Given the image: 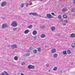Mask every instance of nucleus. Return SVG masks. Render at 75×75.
Masks as SVG:
<instances>
[{"label": "nucleus", "mask_w": 75, "mask_h": 75, "mask_svg": "<svg viewBox=\"0 0 75 75\" xmlns=\"http://www.w3.org/2000/svg\"><path fill=\"white\" fill-rule=\"evenodd\" d=\"M33 50V47H30L29 48V50Z\"/></svg>", "instance_id": "72a5a7b5"}, {"label": "nucleus", "mask_w": 75, "mask_h": 75, "mask_svg": "<svg viewBox=\"0 0 75 75\" xmlns=\"http://www.w3.org/2000/svg\"><path fill=\"white\" fill-rule=\"evenodd\" d=\"M51 30H52V31H54L55 29V27H54L53 26L51 28Z\"/></svg>", "instance_id": "412c9836"}, {"label": "nucleus", "mask_w": 75, "mask_h": 75, "mask_svg": "<svg viewBox=\"0 0 75 75\" xmlns=\"http://www.w3.org/2000/svg\"><path fill=\"white\" fill-rule=\"evenodd\" d=\"M37 49L38 52H41V48L38 47L37 48Z\"/></svg>", "instance_id": "6ab92c4d"}, {"label": "nucleus", "mask_w": 75, "mask_h": 75, "mask_svg": "<svg viewBox=\"0 0 75 75\" xmlns=\"http://www.w3.org/2000/svg\"><path fill=\"white\" fill-rule=\"evenodd\" d=\"M62 53L63 54H64V55H67V51H63L62 52Z\"/></svg>", "instance_id": "dca6fc26"}, {"label": "nucleus", "mask_w": 75, "mask_h": 75, "mask_svg": "<svg viewBox=\"0 0 75 75\" xmlns=\"http://www.w3.org/2000/svg\"><path fill=\"white\" fill-rule=\"evenodd\" d=\"M1 0H0V1H1Z\"/></svg>", "instance_id": "8fccbe9b"}, {"label": "nucleus", "mask_w": 75, "mask_h": 75, "mask_svg": "<svg viewBox=\"0 0 75 75\" xmlns=\"http://www.w3.org/2000/svg\"><path fill=\"white\" fill-rule=\"evenodd\" d=\"M67 52L68 54H70V53H71V51H70V50H67Z\"/></svg>", "instance_id": "b1692460"}, {"label": "nucleus", "mask_w": 75, "mask_h": 75, "mask_svg": "<svg viewBox=\"0 0 75 75\" xmlns=\"http://www.w3.org/2000/svg\"><path fill=\"white\" fill-rule=\"evenodd\" d=\"M75 36V35L74 33H72L71 34L70 36V37L71 38H74Z\"/></svg>", "instance_id": "423d86ee"}, {"label": "nucleus", "mask_w": 75, "mask_h": 75, "mask_svg": "<svg viewBox=\"0 0 75 75\" xmlns=\"http://www.w3.org/2000/svg\"><path fill=\"white\" fill-rule=\"evenodd\" d=\"M30 55V54L29 53L26 54L27 57L28 56H29V55Z\"/></svg>", "instance_id": "2f4dec72"}, {"label": "nucleus", "mask_w": 75, "mask_h": 75, "mask_svg": "<svg viewBox=\"0 0 75 75\" xmlns=\"http://www.w3.org/2000/svg\"><path fill=\"white\" fill-rule=\"evenodd\" d=\"M40 37L41 38H44V37H45V35L44 34H42L41 35Z\"/></svg>", "instance_id": "2eb2a0df"}, {"label": "nucleus", "mask_w": 75, "mask_h": 75, "mask_svg": "<svg viewBox=\"0 0 75 75\" xmlns=\"http://www.w3.org/2000/svg\"><path fill=\"white\" fill-rule=\"evenodd\" d=\"M73 3L75 4V0H73Z\"/></svg>", "instance_id": "ea45409f"}, {"label": "nucleus", "mask_w": 75, "mask_h": 75, "mask_svg": "<svg viewBox=\"0 0 75 75\" xmlns=\"http://www.w3.org/2000/svg\"><path fill=\"white\" fill-rule=\"evenodd\" d=\"M11 25L13 27H16L17 25V22L16 21H13Z\"/></svg>", "instance_id": "f257e3e1"}, {"label": "nucleus", "mask_w": 75, "mask_h": 75, "mask_svg": "<svg viewBox=\"0 0 75 75\" xmlns=\"http://www.w3.org/2000/svg\"><path fill=\"white\" fill-rule=\"evenodd\" d=\"M62 17V16L61 15H59V16H58V18H61Z\"/></svg>", "instance_id": "cd10ccee"}, {"label": "nucleus", "mask_w": 75, "mask_h": 75, "mask_svg": "<svg viewBox=\"0 0 75 75\" xmlns=\"http://www.w3.org/2000/svg\"><path fill=\"white\" fill-rule=\"evenodd\" d=\"M21 75H24V74H23L22 73H21Z\"/></svg>", "instance_id": "de8ad7c7"}, {"label": "nucleus", "mask_w": 75, "mask_h": 75, "mask_svg": "<svg viewBox=\"0 0 75 75\" xmlns=\"http://www.w3.org/2000/svg\"><path fill=\"white\" fill-rule=\"evenodd\" d=\"M62 11L63 12H65L66 11H67V9L66 8H64L62 9Z\"/></svg>", "instance_id": "1a4fd4ad"}, {"label": "nucleus", "mask_w": 75, "mask_h": 75, "mask_svg": "<svg viewBox=\"0 0 75 75\" xmlns=\"http://www.w3.org/2000/svg\"><path fill=\"white\" fill-rule=\"evenodd\" d=\"M38 16H39V17H41V15H38Z\"/></svg>", "instance_id": "49530a36"}, {"label": "nucleus", "mask_w": 75, "mask_h": 75, "mask_svg": "<svg viewBox=\"0 0 75 75\" xmlns=\"http://www.w3.org/2000/svg\"><path fill=\"white\" fill-rule=\"evenodd\" d=\"M41 28L42 29H44L45 28V25H42L41 27Z\"/></svg>", "instance_id": "5701e85b"}, {"label": "nucleus", "mask_w": 75, "mask_h": 75, "mask_svg": "<svg viewBox=\"0 0 75 75\" xmlns=\"http://www.w3.org/2000/svg\"><path fill=\"white\" fill-rule=\"evenodd\" d=\"M7 27V25L6 24H3L2 25V28H4Z\"/></svg>", "instance_id": "0eeeda50"}, {"label": "nucleus", "mask_w": 75, "mask_h": 75, "mask_svg": "<svg viewBox=\"0 0 75 75\" xmlns=\"http://www.w3.org/2000/svg\"><path fill=\"white\" fill-rule=\"evenodd\" d=\"M67 16L66 15H63L62 16V17H63V18H67Z\"/></svg>", "instance_id": "4be33fe9"}, {"label": "nucleus", "mask_w": 75, "mask_h": 75, "mask_svg": "<svg viewBox=\"0 0 75 75\" xmlns=\"http://www.w3.org/2000/svg\"><path fill=\"white\" fill-rule=\"evenodd\" d=\"M61 72H62V71H61Z\"/></svg>", "instance_id": "3c124183"}, {"label": "nucleus", "mask_w": 75, "mask_h": 75, "mask_svg": "<svg viewBox=\"0 0 75 75\" xmlns=\"http://www.w3.org/2000/svg\"><path fill=\"white\" fill-rule=\"evenodd\" d=\"M51 14L53 16L55 15V14L54 13H51Z\"/></svg>", "instance_id": "f704fd0d"}, {"label": "nucleus", "mask_w": 75, "mask_h": 75, "mask_svg": "<svg viewBox=\"0 0 75 75\" xmlns=\"http://www.w3.org/2000/svg\"><path fill=\"white\" fill-rule=\"evenodd\" d=\"M21 65H25V63L24 62H22L21 63Z\"/></svg>", "instance_id": "a878e982"}, {"label": "nucleus", "mask_w": 75, "mask_h": 75, "mask_svg": "<svg viewBox=\"0 0 75 75\" xmlns=\"http://www.w3.org/2000/svg\"><path fill=\"white\" fill-rule=\"evenodd\" d=\"M37 31L36 30H35L33 32V35H35L37 34Z\"/></svg>", "instance_id": "ddd939ff"}, {"label": "nucleus", "mask_w": 75, "mask_h": 75, "mask_svg": "<svg viewBox=\"0 0 75 75\" xmlns=\"http://www.w3.org/2000/svg\"><path fill=\"white\" fill-rule=\"evenodd\" d=\"M28 3H27L26 4V7H27V6H28Z\"/></svg>", "instance_id": "4c0bfd02"}, {"label": "nucleus", "mask_w": 75, "mask_h": 75, "mask_svg": "<svg viewBox=\"0 0 75 75\" xmlns=\"http://www.w3.org/2000/svg\"><path fill=\"white\" fill-rule=\"evenodd\" d=\"M36 39H37V38H36V37H34V40H36Z\"/></svg>", "instance_id": "79ce46f5"}, {"label": "nucleus", "mask_w": 75, "mask_h": 75, "mask_svg": "<svg viewBox=\"0 0 75 75\" xmlns=\"http://www.w3.org/2000/svg\"><path fill=\"white\" fill-rule=\"evenodd\" d=\"M11 48H16L17 47V45H11Z\"/></svg>", "instance_id": "6e6552de"}, {"label": "nucleus", "mask_w": 75, "mask_h": 75, "mask_svg": "<svg viewBox=\"0 0 75 75\" xmlns=\"http://www.w3.org/2000/svg\"><path fill=\"white\" fill-rule=\"evenodd\" d=\"M32 15L33 16H38V14L35 12L32 13Z\"/></svg>", "instance_id": "9b49d317"}, {"label": "nucleus", "mask_w": 75, "mask_h": 75, "mask_svg": "<svg viewBox=\"0 0 75 75\" xmlns=\"http://www.w3.org/2000/svg\"><path fill=\"white\" fill-rule=\"evenodd\" d=\"M18 57L17 56H15L14 57V59L15 60V61H17L18 60Z\"/></svg>", "instance_id": "f3484780"}, {"label": "nucleus", "mask_w": 75, "mask_h": 75, "mask_svg": "<svg viewBox=\"0 0 75 75\" xmlns=\"http://www.w3.org/2000/svg\"><path fill=\"white\" fill-rule=\"evenodd\" d=\"M63 21V19H60V21Z\"/></svg>", "instance_id": "58836bf2"}, {"label": "nucleus", "mask_w": 75, "mask_h": 75, "mask_svg": "<svg viewBox=\"0 0 75 75\" xmlns=\"http://www.w3.org/2000/svg\"><path fill=\"white\" fill-rule=\"evenodd\" d=\"M33 52L35 54H36L37 52V50H33Z\"/></svg>", "instance_id": "aec40b11"}, {"label": "nucleus", "mask_w": 75, "mask_h": 75, "mask_svg": "<svg viewBox=\"0 0 75 75\" xmlns=\"http://www.w3.org/2000/svg\"><path fill=\"white\" fill-rule=\"evenodd\" d=\"M13 31H16V30H17V28H13Z\"/></svg>", "instance_id": "c756f323"}, {"label": "nucleus", "mask_w": 75, "mask_h": 75, "mask_svg": "<svg viewBox=\"0 0 75 75\" xmlns=\"http://www.w3.org/2000/svg\"><path fill=\"white\" fill-rule=\"evenodd\" d=\"M46 16H47L48 18H52V16L50 14H47Z\"/></svg>", "instance_id": "20e7f679"}, {"label": "nucleus", "mask_w": 75, "mask_h": 75, "mask_svg": "<svg viewBox=\"0 0 75 75\" xmlns=\"http://www.w3.org/2000/svg\"><path fill=\"white\" fill-rule=\"evenodd\" d=\"M75 11V8H74L72 10V11L73 12H74V11Z\"/></svg>", "instance_id": "7c9ffc66"}, {"label": "nucleus", "mask_w": 75, "mask_h": 75, "mask_svg": "<svg viewBox=\"0 0 75 75\" xmlns=\"http://www.w3.org/2000/svg\"><path fill=\"white\" fill-rule=\"evenodd\" d=\"M1 75H5L4 73H2L1 74Z\"/></svg>", "instance_id": "a19ab883"}, {"label": "nucleus", "mask_w": 75, "mask_h": 75, "mask_svg": "<svg viewBox=\"0 0 75 75\" xmlns=\"http://www.w3.org/2000/svg\"><path fill=\"white\" fill-rule=\"evenodd\" d=\"M53 70L54 71H57V67H55L53 68Z\"/></svg>", "instance_id": "393cba45"}, {"label": "nucleus", "mask_w": 75, "mask_h": 75, "mask_svg": "<svg viewBox=\"0 0 75 75\" xmlns=\"http://www.w3.org/2000/svg\"><path fill=\"white\" fill-rule=\"evenodd\" d=\"M64 21L65 22V23H68V21L65 20Z\"/></svg>", "instance_id": "473e14b6"}, {"label": "nucleus", "mask_w": 75, "mask_h": 75, "mask_svg": "<svg viewBox=\"0 0 75 75\" xmlns=\"http://www.w3.org/2000/svg\"><path fill=\"white\" fill-rule=\"evenodd\" d=\"M63 25H66V24L65 23H63Z\"/></svg>", "instance_id": "a18cd8bd"}, {"label": "nucleus", "mask_w": 75, "mask_h": 75, "mask_svg": "<svg viewBox=\"0 0 75 75\" xmlns=\"http://www.w3.org/2000/svg\"><path fill=\"white\" fill-rule=\"evenodd\" d=\"M46 65L47 67H48V66H49L48 64H46Z\"/></svg>", "instance_id": "37998d69"}, {"label": "nucleus", "mask_w": 75, "mask_h": 75, "mask_svg": "<svg viewBox=\"0 0 75 75\" xmlns=\"http://www.w3.org/2000/svg\"><path fill=\"white\" fill-rule=\"evenodd\" d=\"M29 14L30 15H33V13H29Z\"/></svg>", "instance_id": "e433bc0d"}, {"label": "nucleus", "mask_w": 75, "mask_h": 75, "mask_svg": "<svg viewBox=\"0 0 75 75\" xmlns=\"http://www.w3.org/2000/svg\"><path fill=\"white\" fill-rule=\"evenodd\" d=\"M47 47L48 46L47 45H45V48H47Z\"/></svg>", "instance_id": "c03bdc74"}, {"label": "nucleus", "mask_w": 75, "mask_h": 75, "mask_svg": "<svg viewBox=\"0 0 75 75\" xmlns=\"http://www.w3.org/2000/svg\"><path fill=\"white\" fill-rule=\"evenodd\" d=\"M24 57H27V54H23Z\"/></svg>", "instance_id": "c85d7f7f"}, {"label": "nucleus", "mask_w": 75, "mask_h": 75, "mask_svg": "<svg viewBox=\"0 0 75 75\" xmlns=\"http://www.w3.org/2000/svg\"><path fill=\"white\" fill-rule=\"evenodd\" d=\"M51 52L52 54L55 53V52H56V49H52L51 50Z\"/></svg>", "instance_id": "39448f33"}, {"label": "nucleus", "mask_w": 75, "mask_h": 75, "mask_svg": "<svg viewBox=\"0 0 75 75\" xmlns=\"http://www.w3.org/2000/svg\"><path fill=\"white\" fill-rule=\"evenodd\" d=\"M57 56H58V54H54L53 55V57L54 58H56V57H57Z\"/></svg>", "instance_id": "a211bd4d"}, {"label": "nucleus", "mask_w": 75, "mask_h": 75, "mask_svg": "<svg viewBox=\"0 0 75 75\" xmlns=\"http://www.w3.org/2000/svg\"><path fill=\"white\" fill-rule=\"evenodd\" d=\"M28 68V69H34V66H33L32 65H29Z\"/></svg>", "instance_id": "f03ea898"}, {"label": "nucleus", "mask_w": 75, "mask_h": 75, "mask_svg": "<svg viewBox=\"0 0 75 75\" xmlns=\"http://www.w3.org/2000/svg\"><path fill=\"white\" fill-rule=\"evenodd\" d=\"M28 33H29V31H28V30H26L24 32V33L25 34H28Z\"/></svg>", "instance_id": "4468645a"}, {"label": "nucleus", "mask_w": 75, "mask_h": 75, "mask_svg": "<svg viewBox=\"0 0 75 75\" xmlns=\"http://www.w3.org/2000/svg\"><path fill=\"white\" fill-rule=\"evenodd\" d=\"M40 1H42V0H39Z\"/></svg>", "instance_id": "09e8293b"}, {"label": "nucleus", "mask_w": 75, "mask_h": 75, "mask_svg": "<svg viewBox=\"0 0 75 75\" xmlns=\"http://www.w3.org/2000/svg\"><path fill=\"white\" fill-rule=\"evenodd\" d=\"M71 46L72 48H75V43L72 44Z\"/></svg>", "instance_id": "f8f14e48"}, {"label": "nucleus", "mask_w": 75, "mask_h": 75, "mask_svg": "<svg viewBox=\"0 0 75 75\" xmlns=\"http://www.w3.org/2000/svg\"><path fill=\"white\" fill-rule=\"evenodd\" d=\"M33 25H30L28 26V28H30V29H31V28H33Z\"/></svg>", "instance_id": "9d476101"}, {"label": "nucleus", "mask_w": 75, "mask_h": 75, "mask_svg": "<svg viewBox=\"0 0 75 75\" xmlns=\"http://www.w3.org/2000/svg\"><path fill=\"white\" fill-rule=\"evenodd\" d=\"M5 75H8V73L7 72H5Z\"/></svg>", "instance_id": "c9c22d12"}, {"label": "nucleus", "mask_w": 75, "mask_h": 75, "mask_svg": "<svg viewBox=\"0 0 75 75\" xmlns=\"http://www.w3.org/2000/svg\"><path fill=\"white\" fill-rule=\"evenodd\" d=\"M21 8H23V7H24V4H21Z\"/></svg>", "instance_id": "bb28decb"}, {"label": "nucleus", "mask_w": 75, "mask_h": 75, "mask_svg": "<svg viewBox=\"0 0 75 75\" xmlns=\"http://www.w3.org/2000/svg\"><path fill=\"white\" fill-rule=\"evenodd\" d=\"M7 2L6 1L3 2L1 4V7H4L6 5Z\"/></svg>", "instance_id": "7ed1b4c3"}]
</instances>
